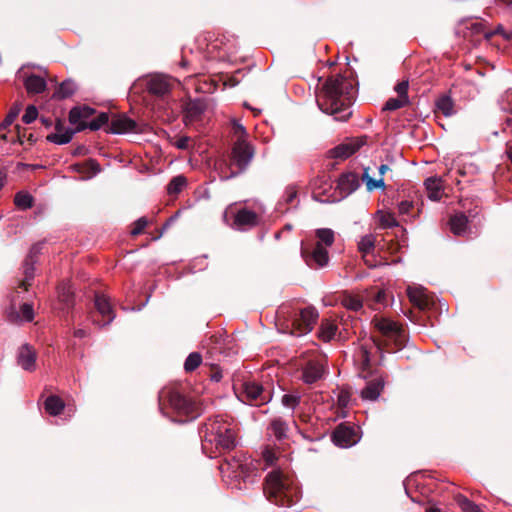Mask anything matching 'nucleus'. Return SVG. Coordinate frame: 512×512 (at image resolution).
I'll list each match as a JSON object with an SVG mask.
<instances>
[{
    "label": "nucleus",
    "instance_id": "27",
    "mask_svg": "<svg viewBox=\"0 0 512 512\" xmlns=\"http://www.w3.org/2000/svg\"><path fill=\"white\" fill-rule=\"evenodd\" d=\"M384 388V381L382 378H375L367 383V386L362 390L361 396L365 400L374 401L378 399L381 391Z\"/></svg>",
    "mask_w": 512,
    "mask_h": 512
},
{
    "label": "nucleus",
    "instance_id": "1",
    "mask_svg": "<svg viewBox=\"0 0 512 512\" xmlns=\"http://www.w3.org/2000/svg\"><path fill=\"white\" fill-rule=\"evenodd\" d=\"M354 96L353 81L342 75H335L325 81L316 94V102L321 111L333 115L335 120L346 121L352 115Z\"/></svg>",
    "mask_w": 512,
    "mask_h": 512
},
{
    "label": "nucleus",
    "instance_id": "53",
    "mask_svg": "<svg viewBox=\"0 0 512 512\" xmlns=\"http://www.w3.org/2000/svg\"><path fill=\"white\" fill-rule=\"evenodd\" d=\"M380 222L384 227H394L398 225L394 215L391 213H382Z\"/></svg>",
    "mask_w": 512,
    "mask_h": 512
},
{
    "label": "nucleus",
    "instance_id": "46",
    "mask_svg": "<svg viewBox=\"0 0 512 512\" xmlns=\"http://www.w3.org/2000/svg\"><path fill=\"white\" fill-rule=\"evenodd\" d=\"M457 502L463 512H482L478 505L471 502L466 497H458Z\"/></svg>",
    "mask_w": 512,
    "mask_h": 512
},
{
    "label": "nucleus",
    "instance_id": "18",
    "mask_svg": "<svg viewBox=\"0 0 512 512\" xmlns=\"http://www.w3.org/2000/svg\"><path fill=\"white\" fill-rule=\"evenodd\" d=\"M359 187V178L357 174L348 172L342 174L337 181L336 191L338 193L337 200L345 198Z\"/></svg>",
    "mask_w": 512,
    "mask_h": 512
},
{
    "label": "nucleus",
    "instance_id": "48",
    "mask_svg": "<svg viewBox=\"0 0 512 512\" xmlns=\"http://www.w3.org/2000/svg\"><path fill=\"white\" fill-rule=\"evenodd\" d=\"M73 291L68 284H63L58 288V297L60 301L69 304L72 300Z\"/></svg>",
    "mask_w": 512,
    "mask_h": 512
},
{
    "label": "nucleus",
    "instance_id": "20",
    "mask_svg": "<svg viewBox=\"0 0 512 512\" xmlns=\"http://www.w3.org/2000/svg\"><path fill=\"white\" fill-rule=\"evenodd\" d=\"M95 307L98 313L103 318V322L99 323V325L105 326L110 324L114 320L115 313L113 311L109 298L105 294L95 295ZM93 322L98 324V322L95 319H93Z\"/></svg>",
    "mask_w": 512,
    "mask_h": 512
},
{
    "label": "nucleus",
    "instance_id": "16",
    "mask_svg": "<svg viewBox=\"0 0 512 512\" xmlns=\"http://www.w3.org/2000/svg\"><path fill=\"white\" fill-rule=\"evenodd\" d=\"M325 366L323 358L309 360L302 370V379L307 384H313L323 377Z\"/></svg>",
    "mask_w": 512,
    "mask_h": 512
},
{
    "label": "nucleus",
    "instance_id": "37",
    "mask_svg": "<svg viewBox=\"0 0 512 512\" xmlns=\"http://www.w3.org/2000/svg\"><path fill=\"white\" fill-rule=\"evenodd\" d=\"M44 406L50 415L57 416L63 411L65 404L61 398L52 395L45 400Z\"/></svg>",
    "mask_w": 512,
    "mask_h": 512
},
{
    "label": "nucleus",
    "instance_id": "24",
    "mask_svg": "<svg viewBox=\"0 0 512 512\" xmlns=\"http://www.w3.org/2000/svg\"><path fill=\"white\" fill-rule=\"evenodd\" d=\"M387 171H390V167L386 164H381L378 167L379 177L377 179H375L369 175V168H365L363 171L362 178L366 184L367 190L374 191L376 189H381V190L385 189V183H384L383 176Z\"/></svg>",
    "mask_w": 512,
    "mask_h": 512
},
{
    "label": "nucleus",
    "instance_id": "56",
    "mask_svg": "<svg viewBox=\"0 0 512 512\" xmlns=\"http://www.w3.org/2000/svg\"><path fill=\"white\" fill-rule=\"evenodd\" d=\"M233 129H234V134L237 136V139H239V138L246 139V135H247L246 129L240 122L233 121Z\"/></svg>",
    "mask_w": 512,
    "mask_h": 512
},
{
    "label": "nucleus",
    "instance_id": "58",
    "mask_svg": "<svg viewBox=\"0 0 512 512\" xmlns=\"http://www.w3.org/2000/svg\"><path fill=\"white\" fill-rule=\"evenodd\" d=\"M201 112H202L201 107L196 103L189 104V106L187 108V113L191 117H195V116L199 115Z\"/></svg>",
    "mask_w": 512,
    "mask_h": 512
},
{
    "label": "nucleus",
    "instance_id": "64",
    "mask_svg": "<svg viewBox=\"0 0 512 512\" xmlns=\"http://www.w3.org/2000/svg\"><path fill=\"white\" fill-rule=\"evenodd\" d=\"M425 512H441V511L438 508L431 507V508H428Z\"/></svg>",
    "mask_w": 512,
    "mask_h": 512
},
{
    "label": "nucleus",
    "instance_id": "7",
    "mask_svg": "<svg viewBox=\"0 0 512 512\" xmlns=\"http://www.w3.org/2000/svg\"><path fill=\"white\" fill-rule=\"evenodd\" d=\"M226 466L233 470L234 477L241 478L244 482H253L259 477L260 463L252 458L235 460L233 463H227Z\"/></svg>",
    "mask_w": 512,
    "mask_h": 512
},
{
    "label": "nucleus",
    "instance_id": "23",
    "mask_svg": "<svg viewBox=\"0 0 512 512\" xmlns=\"http://www.w3.org/2000/svg\"><path fill=\"white\" fill-rule=\"evenodd\" d=\"M365 303L374 310L386 307L388 293L384 289L370 288L363 292Z\"/></svg>",
    "mask_w": 512,
    "mask_h": 512
},
{
    "label": "nucleus",
    "instance_id": "6",
    "mask_svg": "<svg viewBox=\"0 0 512 512\" xmlns=\"http://www.w3.org/2000/svg\"><path fill=\"white\" fill-rule=\"evenodd\" d=\"M318 316V311L314 307L301 309L293 316L291 334L302 336L309 333L313 329Z\"/></svg>",
    "mask_w": 512,
    "mask_h": 512
},
{
    "label": "nucleus",
    "instance_id": "41",
    "mask_svg": "<svg viewBox=\"0 0 512 512\" xmlns=\"http://www.w3.org/2000/svg\"><path fill=\"white\" fill-rule=\"evenodd\" d=\"M187 185V179L183 175L175 176L168 184L167 191L170 195L180 193Z\"/></svg>",
    "mask_w": 512,
    "mask_h": 512
},
{
    "label": "nucleus",
    "instance_id": "28",
    "mask_svg": "<svg viewBox=\"0 0 512 512\" xmlns=\"http://www.w3.org/2000/svg\"><path fill=\"white\" fill-rule=\"evenodd\" d=\"M428 198L437 201L440 200L443 195V184L441 178L429 177L424 182Z\"/></svg>",
    "mask_w": 512,
    "mask_h": 512
},
{
    "label": "nucleus",
    "instance_id": "26",
    "mask_svg": "<svg viewBox=\"0 0 512 512\" xmlns=\"http://www.w3.org/2000/svg\"><path fill=\"white\" fill-rule=\"evenodd\" d=\"M258 216L246 208L240 209L234 217V225L239 230H245L257 225Z\"/></svg>",
    "mask_w": 512,
    "mask_h": 512
},
{
    "label": "nucleus",
    "instance_id": "29",
    "mask_svg": "<svg viewBox=\"0 0 512 512\" xmlns=\"http://www.w3.org/2000/svg\"><path fill=\"white\" fill-rule=\"evenodd\" d=\"M375 246V236L372 234L364 235L358 242V249L362 253V256L366 264L370 267L374 265L367 259L371 252H373Z\"/></svg>",
    "mask_w": 512,
    "mask_h": 512
},
{
    "label": "nucleus",
    "instance_id": "14",
    "mask_svg": "<svg viewBox=\"0 0 512 512\" xmlns=\"http://www.w3.org/2000/svg\"><path fill=\"white\" fill-rule=\"evenodd\" d=\"M365 144L366 137H358L334 147L329 153L333 158L346 159L356 153Z\"/></svg>",
    "mask_w": 512,
    "mask_h": 512
},
{
    "label": "nucleus",
    "instance_id": "2",
    "mask_svg": "<svg viewBox=\"0 0 512 512\" xmlns=\"http://www.w3.org/2000/svg\"><path fill=\"white\" fill-rule=\"evenodd\" d=\"M262 457L266 466H273L265 478L264 495L277 506L291 505L296 489L292 476L283 467L284 461L272 449H265Z\"/></svg>",
    "mask_w": 512,
    "mask_h": 512
},
{
    "label": "nucleus",
    "instance_id": "31",
    "mask_svg": "<svg viewBox=\"0 0 512 512\" xmlns=\"http://www.w3.org/2000/svg\"><path fill=\"white\" fill-rule=\"evenodd\" d=\"M288 429V424L280 417L274 418L269 426L270 433L278 440L287 437Z\"/></svg>",
    "mask_w": 512,
    "mask_h": 512
},
{
    "label": "nucleus",
    "instance_id": "35",
    "mask_svg": "<svg viewBox=\"0 0 512 512\" xmlns=\"http://www.w3.org/2000/svg\"><path fill=\"white\" fill-rule=\"evenodd\" d=\"M436 110L443 114L445 117H450L455 114L454 102L448 95H442L436 101Z\"/></svg>",
    "mask_w": 512,
    "mask_h": 512
},
{
    "label": "nucleus",
    "instance_id": "3",
    "mask_svg": "<svg viewBox=\"0 0 512 512\" xmlns=\"http://www.w3.org/2000/svg\"><path fill=\"white\" fill-rule=\"evenodd\" d=\"M201 436L204 438V448L206 443L214 444L217 449L223 450H231L236 446L235 426L222 416L209 419L203 426Z\"/></svg>",
    "mask_w": 512,
    "mask_h": 512
},
{
    "label": "nucleus",
    "instance_id": "22",
    "mask_svg": "<svg viewBox=\"0 0 512 512\" xmlns=\"http://www.w3.org/2000/svg\"><path fill=\"white\" fill-rule=\"evenodd\" d=\"M95 110L88 106L74 107L69 113V121L76 127V131H82L87 128L88 123L86 122L93 114Z\"/></svg>",
    "mask_w": 512,
    "mask_h": 512
},
{
    "label": "nucleus",
    "instance_id": "19",
    "mask_svg": "<svg viewBox=\"0 0 512 512\" xmlns=\"http://www.w3.org/2000/svg\"><path fill=\"white\" fill-rule=\"evenodd\" d=\"M169 402L171 407L179 414L187 415L191 419L197 416L195 405L183 395L173 392L170 394Z\"/></svg>",
    "mask_w": 512,
    "mask_h": 512
},
{
    "label": "nucleus",
    "instance_id": "8",
    "mask_svg": "<svg viewBox=\"0 0 512 512\" xmlns=\"http://www.w3.org/2000/svg\"><path fill=\"white\" fill-rule=\"evenodd\" d=\"M374 327L388 340H392L397 346H401L405 335L402 328L394 321L387 318H375Z\"/></svg>",
    "mask_w": 512,
    "mask_h": 512
},
{
    "label": "nucleus",
    "instance_id": "15",
    "mask_svg": "<svg viewBox=\"0 0 512 512\" xmlns=\"http://www.w3.org/2000/svg\"><path fill=\"white\" fill-rule=\"evenodd\" d=\"M146 85L151 94L158 97H164L170 93L173 87V81L165 75L156 74L148 78Z\"/></svg>",
    "mask_w": 512,
    "mask_h": 512
},
{
    "label": "nucleus",
    "instance_id": "13",
    "mask_svg": "<svg viewBox=\"0 0 512 512\" xmlns=\"http://www.w3.org/2000/svg\"><path fill=\"white\" fill-rule=\"evenodd\" d=\"M312 187V198L321 203H329L337 201V197L329 194L331 191L332 185L328 179L323 177H318L314 179L311 183Z\"/></svg>",
    "mask_w": 512,
    "mask_h": 512
},
{
    "label": "nucleus",
    "instance_id": "12",
    "mask_svg": "<svg viewBox=\"0 0 512 512\" xmlns=\"http://www.w3.org/2000/svg\"><path fill=\"white\" fill-rule=\"evenodd\" d=\"M407 294L410 302L420 310H429L434 306V298L426 289L419 285L408 286Z\"/></svg>",
    "mask_w": 512,
    "mask_h": 512
},
{
    "label": "nucleus",
    "instance_id": "5",
    "mask_svg": "<svg viewBox=\"0 0 512 512\" xmlns=\"http://www.w3.org/2000/svg\"><path fill=\"white\" fill-rule=\"evenodd\" d=\"M236 395L241 402L252 406L267 404L272 398L269 390L254 381L244 382Z\"/></svg>",
    "mask_w": 512,
    "mask_h": 512
},
{
    "label": "nucleus",
    "instance_id": "54",
    "mask_svg": "<svg viewBox=\"0 0 512 512\" xmlns=\"http://www.w3.org/2000/svg\"><path fill=\"white\" fill-rule=\"evenodd\" d=\"M408 88H409V83H408V81L404 80V81L399 82L395 86L394 90L397 92L399 97H405V99H408V95H407Z\"/></svg>",
    "mask_w": 512,
    "mask_h": 512
},
{
    "label": "nucleus",
    "instance_id": "34",
    "mask_svg": "<svg viewBox=\"0 0 512 512\" xmlns=\"http://www.w3.org/2000/svg\"><path fill=\"white\" fill-rule=\"evenodd\" d=\"M365 302L364 295L361 297L352 294H345L341 299V304L350 311L358 312L362 309Z\"/></svg>",
    "mask_w": 512,
    "mask_h": 512
},
{
    "label": "nucleus",
    "instance_id": "63",
    "mask_svg": "<svg viewBox=\"0 0 512 512\" xmlns=\"http://www.w3.org/2000/svg\"><path fill=\"white\" fill-rule=\"evenodd\" d=\"M506 40L512 39V31H504L502 35Z\"/></svg>",
    "mask_w": 512,
    "mask_h": 512
},
{
    "label": "nucleus",
    "instance_id": "52",
    "mask_svg": "<svg viewBox=\"0 0 512 512\" xmlns=\"http://www.w3.org/2000/svg\"><path fill=\"white\" fill-rule=\"evenodd\" d=\"M148 224V221L146 218L141 217L139 218L133 225V228L131 230V235L137 236L143 232V230L146 228Z\"/></svg>",
    "mask_w": 512,
    "mask_h": 512
},
{
    "label": "nucleus",
    "instance_id": "21",
    "mask_svg": "<svg viewBox=\"0 0 512 512\" xmlns=\"http://www.w3.org/2000/svg\"><path fill=\"white\" fill-rule=\"evenodd\" d=\"M37 354L29 344H23L17 352V364L26 371L32 372L36 369Z\"/></svg>",
    "mask_w": 512,
    "mask_h": 512
},
{
    "label": "nucleus",
    "instance_id": "61",
    "mask_svg": "<svg viewBox=\"0 0 512 512\" xmlns=\"http://www.w3.org/2000/svg\"><path fill=\"white\" fill-rule=\"evenodd\" d=\"M499 5L507 7L512 10V0H496Z\"/></svg>",
    "mask_w": 512,
    "mask_h": 512
},
{
    "label": "nucleus",
    "instance_id": "10",
    "mask_svg": "<svg viewBox=\"0 0 512 512\" xmlns=\"http://www.w3.org/2000/svg\"><path fill=\"white\" fill-rule=\"evenodd\" d=\"M301 256L305 263L315 270L327 267L330 261L328 249H309V247H302Z\"/></svg>",
    "mask_w": 512,
    "mask_h": 512
},
{
    "label": "nucleus",
    "instance_id": "59",
    "mask_svg": "<svg viewBox=\"0 0 512 512\" xmlns=\"http://www.w3.org/2000/svg\"><path fill=\"white\" fill-rule=\"evenodd\" d=\"M411 208H412V203L409 201H402L398 205V209L401 214L409 213Z\"/></svg>",
    "mask_w": 512,
    "mask_h": 512
},
{
    "label": "nucleus",
    "instance_id": "40",
    "mask_svg": "<svg viewBox=\"0 0 512 512\" xmlns=\"http://www.w3.org/2000/svg\"><path fill=\"white\" fill-rule=\"evenodd\" d=\"M14 203L19 209L26 210L33 206V197L27 192L20 191L16 193Z\"/></svg>",
    "mask_w": 512,
    "mask_h": 512
},
{
    "label": "nucleus",
    "instance_id": "25",
    "mask_svg": "<svg viewBox=\"0 0 512 512\" xmlns=\"http://www.w3.org/2000/svg\"><path fill=\"white\" fill-rule=\"evenodd\" d=\"M137 124L125 115L116 116L111 120L109 131L114 134L136 132Z\"/></svg>",
    "mask_w": 512,
    "mask_h": 512
},
{
    "label": "nucleus",
    "instance_id": "42",
    "mask_svg": "<svg viewBox=\"0 0 512 512\" xmlns=\"http://www.w3.org/2000/svg\"><path fill=\"white\" fill-rule=\"evenodd\" d=\"M301 400V396L297 392L286 393L281 398V403L285 408L291 409L292 411L296 409Z\"/></svg>",
    "mask_w": 512,
    "mask_h": 512
},
{
    "label": "nucleus",
    "instance_id": "38",
    "mask_svg": "<svg viewBox=\"0 0 512 512\" xmlns=\"http://www.w3.org/2000/svg\"><path fill=\"white\" fill-rule=\"evenodd\" d=\"M75 132H76V129L75 130L66 129L64 131L57 129V131L55 133L49 135L47 137V139L50 142H53L55 144H59V145L67 144L72 140Z\"/></svg>",
    "mask_w": 512,
    "mask_h": 512
},
{
    "label": "nucleus",
    "instance_id": "47",
    "mask_svg": "<svg viewBox=\"0 0 512 512\" xmlns=\"http://www.w3.org/2000/svg\"><path fill=\"white\" fill-rule=\"evenodd\" d=\"M109 122V117L106 113H100L95 119L88 122L87 128L96 131L102 128Z\"/></svg>",
    "mask_w": 512,
    "mask_h": 512
},
{
    "label": "nucleus",
    "instance_id": "45",
    "mask_svg": "<svg viewBox=\"0 0 512 512\" xmlns=\"http://www.w3.org/2000/svg\"><path fill=\"white\" fill-rule=\"evenodd\" d=\"M409 103V99L405 97L390 98L384 106V110L394 111L400 109Z\"/></svg>",
    "mask_w": 512,
    "mask_h": 512
},
{
    "label": "nucleus",
    "instance_id": "17",
    "mask_svg": "<svg viewBox=\"0 0 512 512\" xmlns=\"http://www.w3.org/2000/svg\"><path fill=\"white\" fill-rule=\"evenodd\" d=\"M335 242V232L330 228H319L315 230L314 239L304 247L309 249H329Z\"/></svg>",
    "mask_w": 512,
    "mask_h": 512
},
{
    "label": "nucleus",
    "instance_id": "33",
    "mask_svg": "<svg viewBox=\"0 0 512 512\" xmlns=\"http://www.w3.org/2000/svg\"><path fill=\"white\" fill-rule=\"evenodd\" d=\"M337 330L338 327L335 322L328 319L322 320L319 329V338L325 342H328L335 337Z\"/></svg>",
    "mask_w": 512,
    "mask_h": 512
},
{
    "label": "nucleus",
    "instance_id": "36",
    "mask_svg": "<svg viewBox=\"0 0 512 512\" xmlns=\"http://www.w3.org/2000/svg\"><path fill=\"white\" fill-rule=\"evenodd\" d=\"M36 261L26 258L24 263V279L20 282L18 290L26 292L28 287L31 285V281L34 278V263Z\"/></svg>",
    "mask_w": 512,
    "mask_h": 512
},
{
    "label": "nucleus",
    "instance_id": "49",
    "mask_svg": "<svg viewBox=\"0 0 512 512\" xmlns=\"http://www.w3.org/2000/svg\"><path fill=\"white\" fill-rule=\"evenodd\" d=\"M297 194L298 191L296 187L288 186L284 192L283 201L290 206H295V203L297 201Z\"/></svg>",
    "mask_w": 512,
    "mask_h": 512
},
{
    "label": "nucleus",
    "instance_id": "44",
    "mask_svg": "<svg viewBox=\"0 0 512 512\" xmlns=\"http://www.w3.org/2000/svg\"><path fill=\"white\" fill-rule=\"evenodd\" d=\"M201 361V355L197 352H193L186 358L184 368L187 372L194 371L201 364Z\"/></svg>",
    "mask_w": 512,
    "mask_h": 512
},
{
    "label": "nucleus",
    "instance_id": "62",
    "mask_svg": "<svg viewBox=\"0 0 512 512\" xmlns=\"http://www.w3.org/2000/svg\"><path fill=\"white\" fill-rule=\"evenodd\" d=\"M74 334L78 338H84L87 333L84 329H77Z\"/></svg>",
    "mask_w": 512,
    "mask_h": 512
},
{
    "label": "nucleus",
    "instance_id": "60",
    "mask_svg": "<svg viewBox=\"0 0 512 512\" xmlns=\"http://www.w3.org/2000/svg\"><path fill=\"white\" fill-rule=\"evenodd\" d=\"M190 138L189 137H181L179 138L175 145L179 149H187L189 146Z\"/></svg>",
    "mask_w": 512,
    "mask_h": 512
},
{
    "label": "nucleus",
    "instance_id": "32",
    "mask_svg": "<svg viewBox=\"0 0 512 512\" xmlns=\"http://www.w3.org/2000/svg\"><path fill=\"white\" fill-rule=\"evenodd\" d=\"M24 84H25V87H26L28 93L39 94V93L43 92L46 88L45 79L41 76H36V75L28 76L26 78Z\"/></svg>",
    "mask_w": 512,
    "mask_h": 512
},
{
    "label": "nucleus",
    "instance_id": "55",
    "mask_svg": "<svg viewBox=\"0 0 512 512\" xmlns=\"http://www.w3.org/2000/svg\"><path fill=\"white\" fill-rule=\"evenodd\" d=\"M503 109L512 112V90H507L502 96Z\"/></svg>",
    "mask_w": 512,
    "mask_h": 512
},
{
    "label": "nucleus",
    "instance_id": "50",
    "mask_svg": "<svg viewBox=\"0 0 512 512\" xmlns=\"http://www.w3.org/2000/svg\"><path fill=\"white\" fill-rule=\"evenodd\" d=\"M38 116L37 108L33 105H30L26 108L24 115L22 116V121L26 124L32 123L36 120Z\"/></svg>",
    "mask_w": 512,
    "mask_h": 512
},
{
    "label": "nucleus",
    "instance_id": "30",
    "mask_svg": "<svg viewBox=\"0 0 512 512\" xmlns=\"http://www.w3.org/2000/svg\"><path fill=\"white\" fill-rule=\"evenodd\" d=\"M450 229L455 235H463L466 232L468 218L463 213H457L450 218Z\"/></svg>",
    "mask_w": 512,
    "mask_h": 512
},
{
    "label": "nucleus",
    "instance_id": "39",
    "mask_svg": "<svg viewBox=\"0 0 512 512\" xmlns=\"http://www.w3.org/2000/svg\"><path fill=\"white\" fill-rule=\"evenodd\" d=\"M76 90V85L73 81H64L56 89L53 94L54 98L64 99L71 96Z\"/></svg>",
    "mask_w": 512,
    "mask_h": 512
},
{
    "label": "nucleus",
    "instance_id": "9",
    "mask_svg": "<svg viewBox=\"0 0 512 512\" xmlns=\"http://www.w3.org/2000/svg\"><path fill=\"white\" fill-rule=\"evenodd\" d=\"M22 293L23 292L17 290L13 295L9 315L14 320L30 322L34 318L33 306L28 302L20 303L23 299V297H21Z\"/></svg>",
    "mask_w": 512,
    "mask_h": 512
},
{
    "label": "nucleus",
    "instance_id": "57",
    "mask_svg": "<svg viewBox=\"0 0 512 512\" xmlns=\"http://www.w3.org/2000/svg\"><path fill=\"white\" fill-rule=\"evenodd\" d=\"M42 243H37L33 245L30 249V252L27 256L28 259L36 261L37 255L41 252Z\"/></svg>",
    "mask_w": 512,
    "mask_h": 512
},
{
    "label": "nucleus",
    "instance_id": "11",
    "mask_svg": "<svg viewBox=\"0 0 512 512\" xmlns=\"http://www.w3.org/2000/svg\"><path fill=\"white\" fill-rule=\"evenodd\" d=\"M332 439L335 445L341 448H348L359 441V436L354 427L340 424L334 430Z\"/></svg>",
    "mask_w": 512,
    "mask_h": 512
},
{
    "label": "nucleus",
    "instance_id": "43",
    "mask_svg": "<svg viewBox=\"0 0 512 512\" xmlns=\"http://www.w3.org/2000/svg\"><path fill=\"white\" fill-rule=\"evenodd\" d=\"M214 169L221 181H226L230 179L224 177V175H229L231 172L229 162H227L225 159L217 160L214 164Z\"/></svg>",
    "mask_w": 512,
    "mask_h": 512
},
{
    "label": "nucleus",
    "instance_id": "4",
    "mask_svg": "<svg viewBox=\"0 0 512 512\" xmlns=\"http://www.w3.org/2000/svg\"><path fill=\"white\" fill-rule=\"evenodd\" d=\"M254 157V148L244 138L237 139L231 150L229 158V167L231 172L229 175H224L225 178H234L243 173Z\"/></svg>",
    "mask_w": 512,
    "mask_h": 512
},
{
    "label": "nucleus",
    "instance_id": "51",
    "mask_svg": "<svg viewBox=\"0 0 512 512\" xmlns=\"http://www.w3.org/2000/svg\"><path fill=\"white\" fill-rule=\"evenodd\" d=\"M19 112H20V108L19 107L12 108L9 111V113L7 114V116L4 119V121L0 124V129H5L8 126H10L14 122V120L17 118Z\"/></svg>",
    "mask_w": 512,
    "mask_h": 512
}]
</instances>
